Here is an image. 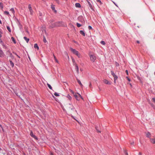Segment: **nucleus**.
<instances>
[{
    "label": "nucleus",
    "mask_w": 155,
    "mask_h": 155,
    "mask_svg": "<svg viewBox=\"0 0 155 155\" xmlns=\"http://www.w3.org/2000/svg\"><path fill=\"white\" fill-rule=\"evenodd\" d=\"M81 26V24L78 23V27H80Z\"/></svg>",
    "instance_id": "43"
},
{
    "label": "nucleus",
    "mask_w": 155,
    "mask_h": 155,
    "mask_svg": "<svg viewBox=\"0 0 155 155\" xmlns=\"http://www.w3.org/2000/svg\"><path fill=\"white\" fill-rule=\"evenodd\" d=\"M4 13L5 14H6L7 15H8L9 14V12L6 11H5L4 12Z\"/></svg>",
    "instance_id": "30"
},
{
    "label": "nucleus",
    "mask_w": 155,
    "mask_h": 155,
    "mask_svg": "<svg viewBox=\"0 0 155 155\" xmlns=\"http://www.w3.org/2000/svg\"><path fill=\"white\" fill-rule=\"evenodd\" d=\"M15 55L19 58H20V57L17 54H15Z\"/></svg>",
    "instance_id": "46"
},
{
    "label": "nucleus",
    "mask_w": 155,
    "mask_h": 155,
    "mask_svg": "<svg viewBox=\"0 0 155 155\" xmlns=\"http://www.w3.org/2000/svg\"><path fill=\"white\" fill-rule=\"evenodd\" d=\"M47 85L48 86V87L51 90H52V87H51V85L49 84L48 83L47 84Z\"/></svg>",
    "instance_id": "25"
},
{
    "label": "nucleus",
    "mask_w": 155,
    "mask_h": 155,
    "mask_svg": "<svg viewBox=\"0 0 155 155\" xmlns=\"http://www.w3.org/2000/svg\"><path fill=\"white\" fill-rule=\"evenodd\" d=\"M2 150V149L0 147V151Z\"/></svg>",
    "instance_id": "60"
},
{
    "label": "nucleus",
    "mask_w": 155,
    "mask_h": 155,
    "mask_svg": "<svg viewBox=\"0 0 155 155\" xmlns=\"http://www.w3.org/2000/svg\"><path fill=\"white\" fill-rule=\"evenodd\" d=\"M78 94V98H79V97H80L83 100H84L83 98L81 96V95L79 93Z\"/></svg>",
    "instance_id": "27"
},
{
    "label": "nucleus",
    "mask_w": 155,
    "mask_h": 155,
    "mask_svg": "<svg viewBox=\"0 0 155 155\" xmlns=\"http://www.w3.org/2000/svg\"><path fill=\"white\" fill-rule=\"evenodd\" d=\"M10 10L12 12V13L14 14V13H15V11L14 9V8H11L10 9Z\"/></svg>",
    "instance_id": "24"
},
{
    "label": "nucleus",
    "mask_w": 155,
    "mask_h": 155,
    "mask_svg": "<svg viewBox=\"0 0 155 155\" xmlns=\"http://www.w3.org/2000/svg\"><path fill=\"white\" fill-rule=\"evenodd\" d=\"M114 78V83H116V80L117 79V77L115 75L114 76H113Z\"/></svg>",
    "instance_id": "14"
},
{
    "label": "nucleus",
    "mask_w": 155,
    "mask_h": 155,
    "mask_svg": "<svg viewBox=\"0 0 155 155\" xmlns=\"http://www.w3.org/2000/svg\"><path fill=\"white\" fill-rule=\"evenodd\" d=\"M0 7L2 10L3 8V4L2 2H0Z\"/></svg>",
    "instance_id": "21"
},
{
    "label": "nucleus",
    "mask_w": 155,
    "mask_h": 155,
    "mask_svg": "<svg viewBox=\"0 0 155 155\" xmlns=\"http://www.w3.org/2000/svg\"><path fill=\"white\" fill-rule=\"evenodd\" d=\"M138 155H142V153L141 152H139V153Z\"/></svg>",
    "instance_id": "47"
},
{
    "label": "nucleus",
    "mask_w": 155,
    "mask_h": 155,
    "mask_svg": "<svg viewBox=\"0 0 155 155\" xmlns=\"http://www.w3.org/2000/svg\"><path fill=\"white\" fill-rule=\"evenodd\" d=\"M97 132L99 133H101V131L98 130L97 129Z\"/></svg>",
    "instance_id": "49"
},
{
    "label": "nucleus",
    "mask_w": 155,
    "mask_h": 155,
    "mask_svg": "<svg viewBox=\"0 0 155 155\" xmlns=\"http://www.w3.org/2000/svg\"><path fill=\"white\" fill-rule=\"evenodd\" d=\"M57 2L58 1V0H55Z\"/></svg>",
    "instance_id": "62"
},
{
    "label": "nucleus",
    "mask_w": 155,
    "mask_h": 155,
    "mask_svg": "<svg viewBox=\"0 0 155 155\" xmlns=\"http://www.w3.org/2000/svg\"><path fill=\"white\" fill-rule=\"evenodd\" d=\"M90 60L92 62H94L96 59V56L94 54H89Z\"/></svg>",
    "instance_id": "3"
},
{
    "label": "nucleus",
    "mask_w": 155,
    "mask_h": 155,
    "mask_svg": "<svg viewBox=\"0 0 155 155\" xmlns=\"http://www.w3.org/2000/svg\"><path fill=\"white\" fill-rule=\"evenodd\" d=\"M55 61H56V62H58V61L57 60V59H56V58H55Z\"/></svg>",
    "instance_id": "50"
},
{
    "label": "nucleus",
    "mask_w": 155,
    "mask_h": 155,
    "mask_svg": "<svg viewBox=\"0 0 155 155\" xmlns=\"http://www.w3.org/2000/svg\"><path fill=\"white\" fill-rule=\"evenodd\" d=\"M78 83L81 86V87L83 86V85L80 81L78 80Z\"/></svg>",
    "instance_id": "31"
},
{
    "label": "nucleus",
    "mask_w": 155,
    "mask_h": 155,
    "mask_svg": "<svg viewBox=\"0 0 155 155\" xmlns=\"http://www.w3.org/2000/svg\"><path fill=\"white\" fill-rule=\"evenodd\" d=\"M88 28V29L90 30L92 29V28L91 26H89Z\"/></svg>",
    "instance_id": "39"
},
{
    "label": "nucleus",
    "mask_w": 155,
    "mask_h": 155,
    "mask_svg": "<svg viewBox=\"0 0 155 155\" xmlns=\"http://www.w3.org/2000/svg\"><path fill=\"white\" fill-rule=\"evenodd\" d=\"M126 72L127 75L128 74V71L127 70L126 71Z\"/></svg>",
    "instance_id": "44"
},
{
    "label": "nucleus",
    "mask_w": 155,
    "mask_h": 155,
    "mask_svg": "<svg viewBox=\"0 0 155 155\" xmlns=\"http://www.w3.org/2000/svg\"><path fill=\"white\" fill-rule=\"evenodd\" d=\"M74 0V1H73V2H74V1H76V0Z\"/></svg>",
    "instance_id": "59"
},
{
    "label": "nucleus",
    "mask_w": 155,
    "mask_h": 155,
    "mask_svg": "<svg viewBox=\"0 0 155 155\" xmlns=\"http://www.w3.org/2000/svg\"><path fill=\"white\" fill-rule=\"evenodd\" d=\"M7 28L8 31L10 32H11V30L10 29V27L9 26H7Z\"/></svg>",
    "instance_id": "23"
},
{
    "label": "nucleus",
    "mask_w": 155,
    "mask_h": 155,
    "mask_svg": "<svg viewBox=\"0 0 155 155\" xmlns=\"http://www.w3.org/2000/svg\"><path fill=\"white\" fill-rule=\"evenodd\" d=\"M150 142L153 143H155V138H151L150 139Z\"/></svg>",
    "instance_id": "13"
},
{
    "label": "nucleus",
    "mask_w": 155,
    "mask_h": 155,
    "mask_svg": "<svg viewBox=\"0 0 155 155\" xmlns=\"http://www.w3.org/2000/svg\"><path fill=\"white\" fill-rule=\"evenodd\" d=\"M101 43L103 45H105V42L103 41H101Z\"/></svg>",
    "instance_id": "33"
},
{
    "label": "nucleus",
    "mask_w": 155,
    "mask_h": 155,
    "mask_svg": "<svg viewBox=\"0 0 155 155\" xmlns=\"http://www.w3.org/2000/svg\"><path fill=\"white\" fill-rule=\"evenodd\" d=\"M80 33L83 36H85V33L83 31L81 30L80 31Z\"/></svg>",
    "instance_id": "15"
},
{
    "label": "nucleus",
    "mask_w": 155,
    "mask_h": 155,
    "mask_svg": "<svg viewBox=\"0 0 155 155\" xmlns=\"http://www.w3.org/2000/svg\"><path fill=\"white\" fill-rule=\"evenodd\" d=\"M65 107L68 110H72L73 108V105L71 104H67L65 105Z\"/></svg>",
    "instance_id": "2"
},
{
    "label": "nucleus",
    "mask_w": 155,
    "mask_h": 155,
    "mask_svg": "<svg viewBox=\"0 0 155 155\" xmlns=\"http://www.w3.org/2000/svg\"><path fill=\"white\" fill-rule=\"evenodd\" d=\"M103 81L104 83L105 84H111V83L108 81V80H106V79H104Z\"/></svg>",
    "instance_id": "9"
},
{
    "label": "nucleus",
    "mask_w": 155,
    "mask_h": 155,
    "mask_svg": "<svg viewBox=\"0 0 155 155\" xmlns=\"http://www.w3.org/2000/svg\"><path fill=\"white\" fill-rule=\"evenodd\" d=\"M51 8L54 11L55 13H56L57 11L55 10V7L54 6H51Z\"/></svg>",
    "instance_id": "22"
},
{
    "label": "nucleus",
    "mask_w": 155,
    "mask_h": 155,
    "mask_svg": "<svg viewBox=\"0 0 155 155\" xmlns=\"http://www.w3.org/2000/svg\"><path fill=\"white\" fill-rule=\"evenodd\" d=\"M42 16H43V14H42V13L40 12H39V18L40 19H41L42 18Z\"/></svg>",
    "instance_id": "12"
},
{
    "label": "nucleus",
    "mask_w": 155,
    "mask_h": 155,
    "mask_svg": "<svg viewBox=\"0 0 155 155\" xmlns=\"http://www.w3.org/2000/svg\"><path fill=\"white\" fill-rule=\"evenodd\" d=\"M54 21L53 19H51L50 20L49 22V28H54L55 27V24L54 23H52Z\"/></svg>",
    "instance_id": "1"
},
{
    "label": "nucleus",
    "mask_w": 155,
    "mask_h": 155,
    "mask_svg": "<svg viewBox=\"0 0 155 155\" xmlns=\"http://www.w3.org/2000/svg\"><path fill=\"white\" fill-rule=\"evenodd\" d=\"M126 78H127V80L129 81H130V79L128 78V77H127Z\"/></svg>",
    "instance_id": "41"
},
{
    "label": "nucleus",
    "mask_w": 155,
    "mask_h": 155,
    "mask_svg": "<svg viewBox=\"0 0 155 155\" xmlns=\"http://www.w3.org/2000/svg\"><path fill=\"white\" fill-rule=\"evenodd\" d=\"M150 135H151V134L150 132H148L146 134V136L147 137L150 138Z\"/></svg>",
    "instance_id": "18"
},
{
    "label": "nucleus",
    "mask_w": 155,
    "mask_h": 155,
    "mask_svg": "<svg viewBox=\"0 0 155 155\" xmlns=\"http://www.w3.org/2000/svg\"><path fill=\"white\" fill-rule=\"evenodd\" d=\"M2 41L1 40V38H0V42H2Z\"/></svg>",
    "instance_id": "51"
},
{
    "label": "nucleus",
    "mask_w": 155,
    "mask_h": 155,
    "mask_svg": "<svg viewBox=\"0 0 155 155\" xmlns=\"http://www.w3.org/2000/svg\"><path fill=\"white\" fill-rule=\"evenodd\" d=\"M24 39L26 41L27 43H28L29 40V39L27 38L26 37H24Z\"/></svg>",
    "instance_id": "17"
},
{
    "label": "nucleus",
    "mask_w": 155,
    "mask_h": 155,
    "mask_svg": "<svg viewBox=\"0 0 155 155\" xmlns=\"http://www.w3.org/2000/svg\"><path fill=\"white\" fill-rule=\"evenodd\" d=\"M26 31V32H27L28 34H29V33L28 31L27 30V31Z\"/></svg>",
    "instance_id": "58"
},
{
    "label": "nucleus",
    "mask_w": 155,
    "mask_h": 155,
    "mask_svg": "<svg viewBox=\"0 0 155 155\" xmlns=\"http://www.w3.org/2000/svg\"><path fill=\"white\" fill-rule=\"evenodd\" d=\"M137 42L138 43H139L140 42H139V41H137Z\"/></svg>",
    "instance_id": "54"
},
{
    "label": "nucleus",
    "mask_w": 155,
    "mask_h": 155,
    "mask_svg": "<svg viewBox=\"0 0 155 155\" xmlns=\"http://www.w3.org/2000/svg\"><path fill=\"white\" fill-rule=\"evenodd\" d=\"M50 155H53V154L51 152L50 153Z\"/></svg>",
    "instance_id": "52"
},
{
    "label": "nucleus",
    "mask_w": 155,
    "mask_h": 155,
    "mask_svg": "<svg viewBox=\"0 0 155 155\" xmlns=\"http://www.w3.org/2000/svg\"><path fill=\"white\" fill-rule=\"evenodd\" d=\"M126 154H127V155H128L127 153V152H126Z\"/></svg>",
    "instance_id": "56"
},
{
    "label": "nucleus",
    "mask_w": 155,
    "mask_h": 155,
    "mask_svg": "<svg viewBox=\"0 0 155 155\" xmlns=\"http://www.w3.org/2000/svg\"><path fill=\"white\" fill-rule=\"evenodd\" d=\"M4 55V54L3 52L1 49H0V57H2Z\"/></svg>",
    "instance_id": "11"
},
{
    "label": "nucleus",
    "mask_w": 155,
    "mask_h": 155,
    "mask_svg": "<svg viewBox=\"0 0 155 155\" xmlns=\"http://www.w3.org/2000/svg\"><path fill=\"white\" fill-rule=\"evenodd\" d=\"M81 7V5L78 3V8H80Z\"/></svg>",
    "instance_id": "42"
},
{
    "label": "nucleus",
    "mask_w": 155,
    "mask_h": 155,
    "mask_svg": "<svg viewBox=\"0 0 155 155\" xmlns=\"http://www.w3.org/2000/svg\"><path fill=\"white\" fill-rule=\"evenodd\" d=\"M54 59H55V58H56V57L54 55Z\"/></svg>",
    "instance_id": "55"
},
{
    "label": "nucleus",
    "mask_w": 155,
    "mask_h": 155,
    "mask_svg": "<svg viewBox=\"0 0 155 155\" xmlns=\"http://www.w3.org/2000/svg\"><path fill=\"white\" fill-rule=\"evenodd\" d=\"M30 135L31 137L34 138L36 140H38L37 137L35 135H34V134L32 131H31Z\"/></svg>",
    "instance_id": "7"
},
{
    "label": "nucleus",
    "mask_w": 155,
    "mask_h": 155,
    "mask_svg": "<svg viewBox=\"0 0 155 155\" xmlns=\"http://www.w3.org/2000/svg\"><path fill=\"white\" fill-rule=\"evenodd\" d=\"M0 127H1L2 128V130H3V128L2 127V125H1V124H0Z\"/></svg>",
    "instance_id": "48"
},
{
    "label": "nucleus",
    "mask_w": 155,
    "mask_h": 155,
    "mask_svg": "<svg viewBox=\"0 0 155 155\" xmlns=\"http://www.w3.org/2000/svg\"><path fill=\"white\" fill-rule=\"evenodd\" d=\"M97 2H99L101 5L102 3L100 0H97Z\"/></svg>",
    "instance_id": "36"
},
{
    "label": "nucleus",
    "mask_w": 155,
    "mask_h": 155,
    "mask_svg": "<svg viewBox=\"0 0 155 155\" xmlns=\"http://www.w3.org/2000/svg\"><path fill=\"white\" fill-rule=\"evenodd\" d=\"M34 47L35 48H36L37 50L39 49V47L38 45L37 44H35L34 45Z\"/></svg>",
    "instance_id": "16"
},
{
    "label": "nucleus",
    "mask_w": 155,
    "mask_h": 155,
    "mask_svg": "<svg viewBox=\"0 0 155 155\" xmlns=\"http://www.w3.org/2000/svg\"><path fill=\"white\" fill-rule=\"evenodd\" d=\"M91 83H90V85H89V87H91Z\"/></svg>",
    "instance_id": "53"
},
{
    "label": "nucleus",
    "mask_w": 155,
    "mask_h": 155,
    "mask_svg": "<svg viewBox=\"0 0 155 155\" xmlns=\"http://www.w3.org/2000/svg\"><path fill=\"white\" fill-rule=\"evenodd\" d=\"M67 97L68 98V99L69 100H71V97L69 94H68L67 95Z\"/></svg>",
    "instance_id": "29"
},
{
    "label": "nucleus",
    "mask_w": 155,
    "mask_h": 155,
    "mask_svg": "<svg viewBox=\"0 0 155 155\" xmlns=\"http://www.w3.org/2000/svg\"><path fill=\"white\" fill-rule=\"evenodd\" d=\"M2 37L1 35L0 34V38Z\"/></svg>",
    "instance_id": "57"
},
{
    "label": "nucleus",
    "mask_w": 155,
    "mask_h": 155,
    "mask_svg": "<svg viewBox=\"0 0 155 155\" xmlns=\"http://www.w3.org/2000/svg\"><path fill=\"white\" fill-rule=\"evenodd\" d=\"M70 25V27H71V28H72V29H73L74 31L75 30V28H74V27L73 26L71 25Z\"/></svg>",
    "instance_id": "32"
},
{
    "label": "nucleus",
    "mask_w": 155,
    "mask_h": 155,
    "mask_svg": "<svg viewBox=\"0 0 155 155\" xmlns=\"http://www.w3.org/2000/svg\"><path fill=\"white\" fill-rule=\"evenodd\" d=\"M111 74L113 76H114L115 75V73H114V72L113 71H111Z\"/></svg>",
    "instance_id": "34"
},
{
    "label": "nucleus",
    "mask_w": 155,
    "mask_h": 155,
    "mask_svg": "<svg viewBox=\"0 0 155 155\" xmlns=\"http://www.w3.org/2000/svg\"><path fill=\"white\" fill-rule=\"evenodd\" d=\"M76 25H77V26H78V23H76Z\"/></svg>",
    "instance_id": "61"
},
{
    "label": "nucleus",
    "mask_w": 155,
    "mask_h": 155,
    "mask_svg": "<svg viewBox=\"0 0 155 155\" xmlns=\"http://www.w3.org/2000/svg\"><path fill=\"white\" fill-rule=\"evenodd\" d=\"M54 94L56 97H58L59 96V95L56 92H55Z\"/></svg>",
    "instance_id": "28"
},
{
    "label": "nucleus",
    "mask_w": 155,
    "mask_h": 155,
    "mask_svg": "<svg viewBox=\"0 0 155 155\" xmlns=\"http://www.w3.org/2000/svg\"><path fill=\"white\" fill-rule=\"evenodd\" d=\"M9 62H10V65L12 67H14V63L11 60H10L9 61Z\"/></svg>",
    "instance_id": "19"
},
{
    "label": "nucleus",
    "mask_w": 155,
    "mask_h": 155,
    "mask_svg": "<svg viewBox=\"0 0 155 155\" xmlns=\"http://www.w3.org/2000/svg\"><path fill=\"white\" fill-rule=\"evenodd\" d=\"M115 4V5L116 6H117V5L116 4Z\"/></svg>",
    "instance_id": "63"
},
{
    "label": "nucleus",
    "mask_w": 155,
    "mask_h": 155,
    "mask_svg": "<svg viewBox=\"0 0 155 155\" xmlns=\"http://www.w3.org/2000/svg\"><path fill=\"white\" fill-rule=\"evenodd\" d=\"M88 3L89 4V6L91 8V9H92L93 7L92 5H91V4L89 2H88Z\"/></svg>",
    "instance_id": "26"
},
{
    "label": "nucleus",
    "mask_w": 155,
    "mask_h": 155,
    "mask_svg": "<svg viewBox=\"0 0 155 155\" xmlns=\"http://www.w3.org/2000/svg\"><path fill=\"white\" fill-rule=\"evenodd\" d=\"M75 6L76 7H78V3H76L75 4Z\"/></svg>",
    "instance_id": "45"
},
{
    "label": "nucleus",
    "mask_w": 155,
    "mask_h": 155,
    "mask_svg": "<svg viewBox=\"0 0 155 155\" xmlns=\"http://www.w3.org/2000/svg\"><path fill=\"white\" fill-rule=\"evenodd\" d=\"M71 92L74 95L76 99L77 100V96L75 93H74L72 90H70Z\"/></svg>",
    "instance_id": "10"
},
{
    "label": "nucleus",
    "mask_w": 155,
    "mask_h": 155,
    "mask_svg": "<svg viewBox=\"0 0 155 155\" xmlns=\"http://www.w3.org/2000/svg\"><path fill=\"white\" fill-rule=\"evenodd\" d=\"M54 23L55 24V27H58V22H54Z\"/></svg>",
    "instance_id": "35"
},
{
    "label": "nucleus",
    "mask_w": 155,
    "mask_h": 155,
    "mask_svg": "<svg viewBox=\"0 0 155 155\" xmlns=\"http://www.w3.org/2000/svg\"><path fill=\"white\" fill-rule=\"evenodd\" d=\"M72 61L74 65H75V69L77 71H78V66L76 63L75 62V61L74 58H72Z\"/></svg>",
    "instance_id": "8"
},
{
    "label": "nucleus",
    "mask_w": 155,
    "mask_h": 155,
    "mask_svg": "<svg viewBox=\"0 0 155 155\" xmlns=\"http://www.w3.org/2000/svg\"><path fill=\"white\" fill-rule=\"evenodd\" d=\"M128 84H129L130 85V87H132V84L131 83H128Z\"/></svg>",
    "instance_id": "40"
},
{
    "label": "nucleus",
    "mask_w": 155,
    "mask_h": 155,
    "mask_svg": "<svg viewBox=\"0 0 155 155\" xmlns=\"http://www.w3.org/2000/svg\"><path fill=\"white\" fill-rule=\"evenodd\" d=\"M58 27L65 26L66 25L62 21H58Z\"/></svg>",
    "instance_id": "4"
},
{
    "label": "nucleus",
    "mask_w": 155,
    "mask_h": 155,
    "mask_svg": "<svg viewBox=\"0 0 155 155\" xmlns=\"http://www.w3.org/2000/svg\"><path fill=\"white\" fill-rule=\"evenodd\" d=\"M43 41L45 43H46L47 41L46 40L45 38H44L43 39Z\"/></svg>",
    "instance_id": "38"
},
{
    "label": "nucleus",
    "mask_w": 155,
    "mask_h": 155,
    "mask_svg": "<svg viewBox=\"0 0 155 155\" xmlns=\"http://www.w3.org/2000/svg\"><path fill=\"white\" fill-rule=\"evenodd\" d=\"M152 101L154 103L155 102V98L154 97L152 98Z\"/></svg>",
    "instance_id": "37"
},
{
    "label": "nucleus",
    "mask_w": 155,
    "mask_h": 155,
    "mask_svg": "<svg viewBox=\"0 0 155 155\" xmlns=\"http://www.w3.org/2000/svg\"><path fill=\"white\" fill-rule=\"evenodd\" d=\"M28 8L29 9L30 14L31 15H32L33 14V11L31 7L30 4H29L28 5Z\"/></svg>",
    "instance_id": "6"
},
{
    "label": "nucleus",
    "mask_w": 155,
    "mask_h": 155,
    "mask_svg": "<svg viewBox=\"0 0 155 155\" xmlns=\"http://www.w3.org/2000/svg\"><path fill=\"white\" fill-rule=\"evenodd\" d=\"M70 50L73 54L78 56V51L76 50L71 48H70Z\"/></svg>",
    "instance_id": "5"
},
{
    "label": "nucleus",
    "mask_w": 155,
    "mask_h": 155,
    "mask_svg": "<svg viewBox=\"0 0 155 155\" xmlns=\"http://www.w3.org/2000/svg\"><path fill=\"white\" fill-rule=\"evenodd\" d=\"M11 39L12 40V41L15 44L16 43V41L14 37H11Z\"/></svg>",
    "instance_id": "20"
}]
</instances>
